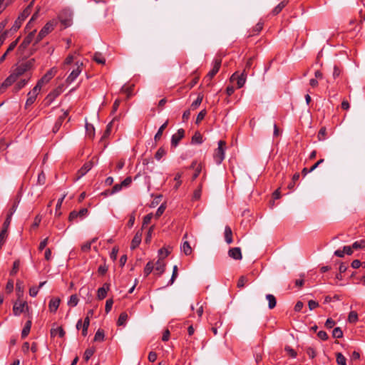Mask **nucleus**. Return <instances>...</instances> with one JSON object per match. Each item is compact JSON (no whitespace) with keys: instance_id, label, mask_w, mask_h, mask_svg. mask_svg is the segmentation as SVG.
<instances>
[{"instance_id":"393cba45","label":"nucleus","mask_w":365,"mask_h":365,"mask_svg":"<svg viewBox=\"0 0 365 365\" xmlns=\"http://www.w3.org/2000/svg\"><path fill=\"white\" fill-rule=\"evenodd\" d=\"M202 135L199 131H196L191 139L192 144H201L202 143Z\"/></svg>"},{"instance_id":"c9c22d12","label":"nucleus","mask_w":365,"mask_h":365,"mask_svg":"<svg viewBox=\"0 0 365 365\" xmlns=\"http://www.w3.org/2000/svg\"><path fill=\"white\" fill-rule=\"evenodd\" d=\"M19 266H20V260L19 259L15 260L13 263L12 269L10 271V275L14 276V275L16 274V273L19 271Z\"/></svg>"},{"instance_id":"6e6d98bb","label":"nucleus","mask_w":365,"mask_h":365,"mask_svg":"<svg viewBox=\"0 0 365 365\" xmlns=\"http://www.w3.org/2000/svg\"><path fill=\"white\" fill-rule=\"evenodd\" d=\"M207 114V111L206 110H202L197 115V118H196V124H198L200 123L205 118V116Z\"/></svg>"},{"instance_id":"4d7b16f0","label":"nucleus","mask_w":365,"mask_h":365,"mask_svg":"<svg viewBox=\"0 0 365 365\" xmlns=\"http://www.w3.org/2000/svg\"><path fill=\"white\" fill-rule=\"evenodd\" d=\"M326 134H327L326 128H324V127L321 128L318 133V135H317L319 140H324L325 137H326Z\"/></svg>"},{"instance_id":"1a4fd4ad","label":"nucleus","mask_w":365,"mask_h":365,"mask_svg":"<svg viewBox=\"0 0 365 365\" xmlns=\"http://www.w3.org/2000/svg\"><path fill=\"white\" fill-rule=\"evenodd\" d=\"M88 213L87 208H82L79 211L73 210L70 212L68 216V220L72 222L79 217L80 219L84 218Z\"/></svg>"},{"instance_id":"6ab92c4d","label":"nucleus","mask_w":365,"mask_h":365,"mask_svg":"<svg viewBox=\"0 0 365 365\" xmlns=\"http://www.w3.org/2000/svg\"><path fill=\"white\" fill-rule=\"evenodd\" d=\"M68 112L64 111L62 115L59 116L58 118L56 120L54 126L53 128V132L56 133L60 129L64 119L68 116Z\"/></svg>"},{"instance_id":"bb28decb","label":"nucleus","mask_w":365,"mask_h":365,"mask_svg":"<svg viewBox=\"0 0 365 365\" xmlns=\"http://www.w3.org/2000/svg\"><path fill=\"white\" fill-rule=\"evenodd\" d=\"M65 334H66L65 331L63 330V329L61 327H58L56 329H51V335L52 336H54L56 334H58L60 337L62 338L65 336Z\"/></svg>"},{"instance_id":"a878e982","label":"nucleus","mask_w":365,"mask_h":365,"mask_svg":"<svg viewBox=\"0 0 365 365\" xmlns=\"http://www.w3.org/2000/svg\"><path fill=\"white\" fill-rule=\"evenodd\" d=\"M31 321L29 320L26 322L24 327L22 329V331H21V337L23 339L26 338L29 335L30 330H31Z\"/></svg>"},{"instance_id":"f3484780","label":"nucleus","mask_w":365,"mask_h":365,"mask_svg":"<svg viewBox=\"0 0 365 365\" xmlns=\"http://www.w3.org/2000/svg\"><path fill=\"white\" fill-rule=\"evenodd\" d=\"M61 303V299L58 297H53L51 299L48 304L49 311L52 313H55Z\"/></svg>"},{"instance_id":"58836bf2","label":"nucleus","mask_w":365,"mask_h":365,"mask_svg":"<svg viewBox=\"0 0 365 365\" xmlns=\"http://www.w3.org/2000/svg\"><path fill=\"white\" fill-rule=\"evenodd\" d=\"M133 87H134L133 85L128 86H123L121 88V91L126 93L127 97L130 98V96H132V94H133Z\"/></svg>"},{"instance_id":"9b49d317","label":"nucleus","mask_w":365,"mask_h":365,"mask_svg":"<svg viewBox=\"0 0 365 365\" xmlns=\"http://www.w3.org/2000/svg\"><path fill=\"white\" fill-rule=\"evenodd\" d=\"M185 136V130L182 128H180L178 130L177 133L173 134L171 138V145L173 147H176L180 140L183 138Z\"/></svg>"},{"instance_id":"69168bd1","label":"nucleus","mask_w":365,"mask_h":365,"mask_svg":"<svg viewBox=\"0 0 365 365\" xmlns=\"http://www.w3.org/2000/svg\"><path fill=\"white\" fill-rule=\"evenodd\" d=\"M152 217H153V214L152 213H150V214H148L146 215L144 217H143V227L145 226V225H148L151 220H152Z\"/></svg>"},{"instance_id":"cd10ccee","label":"nucleus","mask_w":365,"mask_h":365,"mask_svg":"<svg viewBox=\"0 0 365 365\" xmlns=\"http://www.w3.org/2000/svg\"><path fill=\"white\" fill-rule=\"evenodd\" d=\"M181 250L185 253V255H190L192 253V248L187 241L183 242L181 246Z\"/></svg>"},{"instance_id":"2eb2a0df","label":"nucleus","mask_w":365,"mask_h":365,"mask_svg":"<svg viewBox=\"0 0 365 365\" xmlns=\"http://www.w3.org/2000/svg\"><path fill=\"white\" fill-rule=\"evenodd\" d=\"M93 162L88 161L82 166V168L78 171L77 180L85 175L93 167Z\"/></svg>"},{"instance_id":"f257e3e1","label":"nucleus","mask_w":365,"mask_h":365,"mask_svg":"<svg viewBox=\"0 0 365 365\" xmlns=\"http://www.w3.org/2000/svg\"><path fill=\"white\" fill-rule=\"evenodd\" d=\"M34 65V58H31L28 60L26 62L21 63L14 70V71L10 74L13 76L15 81L18 79L19 77L24 75L26 72L31 70Z\"/></svg>"},{"instance_id":"f8f14e48","label":"nucleus","mask_w":365,"mask_h":365,"mask_svg":"<svg viewBox=\"0 0 365 365\" xmlns=\"http://www.w3.org/2000/svg\"><path fill=\"white\" fill-rule=\"evenodd\" d=\"M142 235H143L142 230H138L135 233V235L131 242V245H130L131 250H135V248H137L139 246V245L140 244L141 240H142Z\"/></svg>"},{"instance_id":"a19ab883","label":"nucleus","mask_w":365,"mask_h":365,"mask_svg":"<svg viewBox=\"0 0 365 365\" xmlns=\"http://www.w3.org/2000/svg\"><path fill=\"white\" fill-rule=\"evenodd\" d=\"M14 0H0V14L5 10V9L11 4Z\"/></svg>"},{"instance_id":"473e14b6","label":"nucleus","mask_w":365,"mask_h":365,"mask_svg":"<svg viewBox=\"0 0 365 365\" xmlns=\"http://www.w3.org/2000/svg\"><path fill=\"white\" fill-rule=\"evenodd\" d=\"M29 78L28 79H23L19 81L14 86V90L16 92H18L21 88H23L28 83Z\"/></svg>"},{"instance_id":"6e6552de","label":"nucleus","mask_w":365,"mask_h":365,"mask_svg":"<svg viewBox=\"0 0 365 365\" xmlns=\"http://www.w3.org/2000/svg\"><path fill=\"white\" fill-rule=\"evenodd\" d=\"M247 73H245L244 71H242V73L240 75H239L237 73V72H235L230 77V81H237V88H242L245 85V81H246V78H247Z\"/></svg>"},{"instance_id":"e2e57ef3","label":"nucleus","mask_w":365,"mask_h":365,"mask_svg":"<svg viewBox=\"0 0 365 365\" xmlns=\"http://www.w3.org/2000/svg\"><path fill=\"white\" fill-rule=\"evenodd\" d=\"M351 247L354 250L363 248L364 247V241H356L352 244Z\"/></svg>"},{"instance_id":"864d4df0","label":"nucleus","mask_w":365,"mask_h":365,"mask_svg":"<svg viewBox=\"0 0 365 365\" xmlns=\"http://www.w3.org/2000/svg\"><path fill=\"white\" fill-rule=\"evenodd\" d=\"M254 61V57H250L247 59L245 68L243 70L244 72L248 73V71L251 68Z\"/></svg>"},{"instance_id":"7c9ffc66","label":"nucleus","mask_w":365,"mask_h":365,"mask_svg":"<svg viewBox=\"0 0 365 365\" xmlns=\"http://www.w3.org/2000/svg\"><path fill=\"white\" fill-rule=\"evenodd\" d=\"M154 270V264L152 262H148L144 268V274L148 276Z\"/></svg>"},{"instance_id":"39448f33","label":"nucleus","mask_w":365,"mask_h":365,"mask_svg":"<svg viewBox=\"0 0 365 365\" xmlns=\"http://www.w3.org/2000/svg\"><path fill=\"white\" fill-rule=\"evenodd\" d=\"M29 310V307L25 301H16L14 304L13 313L15 316H19L21 313L27 312Z\"/></svg>"},{"instance_id":"ea45409f","label":"nucleus","mask_w":365,"mask_h":365,"mask_svg":"<svg viewBox=\"0 0 365 365\" xmlns=\"http://www.w3.org/2000/svg\"><path fill=\"white\" fill-rule=\"evenodd\" d=\"M78 303V298L76 294H73L70 297L69 300L68 301V305L70 307H76Z\"/></svg>"},{"instance_id":"338daca9","label":"nucleus","mask_w":365,"mask_h":365,"mask_svg":"<svg viewBox=\"0 0 365 365\" xmlns=\"http://www.w3.org/2000/svg\"><path fill=\"white\" fill-rule=\"evenodd\" d=\"M201 193H202V187H201V185L195 190L194 193H193V199L195 200H197L200 198L201 197Z\"/></svg>"},{"instance_id":"72a5a7b5","label":"nucleus","mask_w":365,"mask_h":365,"mask_svg":"<svg viewBox=\"0 0 365 365\" xmlns=\"http://www.w3.org/2000/svg\"><path fill=\"white\" fill-rule=\"evenodd\" d=\"M90 324V319L88 317L84 319V322L82 327V335L86 336L88 334V329Z\"/></svg>"},{"instance_id":"0eeeda50","label":"nucleus","mask_w":365,"mask_h":365,"mask_svg":"<svg viewBox=\"0 0 365 365\" xmlns=\"http://www.w3.org/2000/svg\"><path fill=\"white\" fill-rule=\"evenodd\" d=\"M83 63L76 61V68L72 71V72L70 73V75L66 78V83H71L73 82L77 77L80 75V73L82 71V67H83Z\"/></svg>"},{"instance_id":"9d476101","label":"nucleus","mask_w":365,"mask_h":365,"mask_svg":"<svg viewBox=\"0 0 365 365\" xmlns=\"http://www.w3.org/2000/svg\"><path fill=\"white\" fill-rule=\"evenodd\" d=\"M57 73V68L55 67L51 68L50 70H48L43 76L38 80L40 83H41L43 86L44 84L48 83L56 74Z\"/></svg>"},{"instance_id":"412c9836","label":"nucleus","mask_w":365,"mask_h":365,"mask_svg":"<svg viewBox=\"0 0 365 365\" xmlns=\"http://www.w3.org/2000/svg\"><path fill=\"white\" fill-rule=\"evenodd\" d=\"M165 264L163 262V260L161 259H159L156 262V263L154 266V270L155 272H158V275H161L165 271Z\"/></svg>"},{"instance_id":"e433bc0d","label":"nucleus","mask_w":365,"mask_h":365,"mask_svg":"<svg viewBox=\"0 0 365 365\" xmlns=\"http://www.w3.org/2000/svg\"><path fill=\"white\" fill-rule=\"evenodd\" d=\"M104 340V331L99 329L95 334L94 341H103Z\"/></svg>"},{"instance_id":"5fc2aeb1","label":"nucleus","mask_w":365,"mask_h":365,"mask_svg":"<svg viewBox=\"0 0 365 365\" xmlns=\"http://www.w3.org/2000/svg\"><path fill=\"white\" fill-rule=\"evenodd\" d=\"M182 173H178L175 176V178H174V180L176 181V184L175 185V189H178V187L181 185L182 184V181L180 180L181 177H182Z\"/></svg>"},{"instance_id":"f03ea898","label":"nucleus","mask_w":365,"mask_h":365,"mask_svg":"<svg viewBox=\"0 0 365 365\" xmlns=\"http://www.w3.org/2000/svg\"><path fill=\"white\" fill-rule=\"evenodd\" d=\"M57 24L58 21L56 19H52L47 22L36 36L35 44L38 43L40 41L43 39V37H45L48 34L51 32L54 29Z\"/></svg>"},{"instance_id":"aec40b11","label":"nucleus","mask_w":365,"mask_h":365,"mask_svg":"<svg viewBox=\"0 0 365 365\" xmlns=\"http://www.w3.org/2000/svg\"><path fill=\"white\" fill-rule=\"evenodd\" d=\"M34 0H32L29 4L26 6V8L20 14L19 16V18L21 19V20L24 21L31 14V8L33 6Z\"/></svg>"},{"instance_id":"c85d7f7f","label":"nucleus","mask_w":365,"mask_h":365,"mask_svg":"<svg viewBox=\"0 0 365 365\" xmlns=\"http://www.w3.org/2000/svg\"><path fill=\"white\" fill-rule=\"evenodd\" d=\"M168 125V121H166L165 123H164L158 129V132L156 133V134L155 135V137H154V139L155 141H158L160 139L162 135H163V130L166 128Z\"/></svg>"},{"instance_id":"bf43d9fd","label":"nucleus","mask_w":365,"mask_h":365,"mask_svg":"<svg viewBox=\"0 0 365 365\" xmlns=\"http://www.w3.org/2000/svg\"><path fill=\"white\" fill-rule=\"evenodd\" d=\"M11 221V215H7L6 218L3 224V228L2 230H5L6 232L7 233V229L10 225Z\"/></svg>"},{"instance_id":"8fccbe9b","label":"nucleus","mask_w":365,"mask_h":365,"mask_svg":"<svg viewBox=\"0 0 365 365\" xmlns=\"http://www.w3.org/2000/svg\"><path fill=\"white\" fill-rule=\"evenodd\" d=\"M74 60V57H73V55L72 54H69L65 59L64 62L63 63V65H62V68L63 69H66V66L67 65H70L71 63H73Z\"/></svg>"},{"instance_id":"680f3d73","label":"nucleus","mask_w":365,"mask_h":365,"mask_svg":"<svg viewBox=\"0 0 365 365\" xmlns=\"http://www.w3.org/2000/svg\"><path fill=\"white\" fill-rule=\"evenodd\" d=\"M86 129L87 133H88L89 136L91 138H93L94 135V128L92 125L86 123Z\"/></svg>"},{"instance_id":"a18cd8bd","label":"nucleus","mask_w":365,"mask_h":365,"mask_svg":"<svg viewBox=\"0 0 365 365\" xmlns=\"http://www.w3.org/2000/svg\"><path fill=\"white\" fill-rule=\"evenodd\" d=\"M165 154V150L163 148L160 147L155 153V158L157 160H160Z\"/></svg>"},{"instance_id":"49530a36","label":"nucleus","mask_w":365,"mask_h":365,"mask_svg":"<svg viewBox=\"0 0 365 365\" xmlns=\"http://www.w3.org/2000/svg\"><path fill=\"white\" fill-rule=\"evenodd\" d=\"M65 197H66V194H64L61 198H59L58 200V202H57V204L56 206V215L58 216H60L61 214V212H58V210L61 208V205H62Z\"/></svg>"},{"instance_id":"4c0bfd02","label":"nucleus","mask_w":365,"mask_h":365,"mask_svg":"<svg viewBox=\"0 0 365 365\" xmlns=\"http://www.w3.org/2000/svg\"><path fill=\"white\" fill-rule=\"evenodd\" d=\"M36 96L34 95V94H31V93H28V98L26 101V108L31 106L36 101Z\"/></svg>"},{"instance_id":"c03bdc74","label":"nucleus","mask_w":365,"mask_h":365,"mask_svg":"<svg viewBox=\"0 0 365 365\" xmlns=\"http://www.w3.org/2000/svg\"><path fill=\"white\" fill-rule=\"evenodd\" d=\"M332 336L336 339H340L343 336V331L340 327H336L332 331Z\"/></svg>"},{"instance_id":"052dcab7","label":"nucleus","mask_w":365,"mask_h":365,"mask_svg":"<svg viewBox=\"0 0 365 365\" xmlns=\"http://www.w3.org/2000/svg\"><path fill=\"white\" fill-rule=\"evenodd\" d=\"M264 23L262 21H259L253 28L254 33H259L263 29Z\"/></svg>"},{"instance_id":"dca6fc26","label":"nucleus","mask_w":365,"mask_h":365,"mask_svg":"<svg viewBox=\"0 0 365 365\" xmlns=\"http://www.w3.org/2000/svg\"><path fill=\"white\" fill-rule=\"evenodd\" d=\"M14 78L13 76L9 75L5 79V81L1 84H0V94L3 93L8 87L11 86L15 82Z\"/></svg>"},{"instance_id":"2f4dec72","label":"nucleus","mask_w":365,"mask_h":365,"mask_svg":"<svg viewBox=\"0 0 365 365\" xmlns=\"http://www.w3.org/2000/svg\"><path fill=\"white\" fill-rule=\"evenodd\" d=\"M128 319V314L126 312H122L118 319L117 324L118 326H123L125 324V322Z\"/></svg>"},{"instance_id":"423d86ee","label":"nucleus","mask_w":365,"mask_h":365,"mask_svg":"<svg viewBox=\"0 0 365 365\" xmlns=\"http://www.w3.org/2000/svg\"><path fill=\"white\" fill-rule=\"evenodd\" d=\"M63 92V86H60L51 91L45 98L43 102L46 106H49L53 101Z\"/></svg>"},{"instance_id":"3c124183","label":"nucleus","mask_w":365,"mask_h":365,"mask_svg":"<svg viewBox=\"0 0 365 365\" xmlns=\"http://www.w3.org/2000/svg\"><path fill=\"white\" fill-rule=\"evenodd\" d=\"M42 86H43V85L41 83H40V82L38 81L36 85L34 86V88L32 89V91H29V93L37 96L39 91H41Z\"/></svg>"},{"instance_id":"a211bd4d","label":"nucleus","mask_w":365,"mask_h":365,"mask_svg":"<svg viewBox=\"0 0 365 365\" xmlns=\"http://www.w3.org/2000/svg\"><path fill=\"white\" fill-rule=\"evenodd\" d=\"M228 255L234 259H241L242 257L241 249L240 247H233L230 249L228 251Z\"/></svg>"},{"instance_id":"09e8293b","label":"nucleus","mask_w":365,"mask_h":365,"mask_svg":"<svg viewBox=\"0 0 365 365\" xmlns=\"http://www.w3.org/2000/svg\"><path fill=\"white\" fill-rule=\"evenodd\" d=\"M248 282V279L247 278V277L245 276H241L238 281H237V287L238 288H242L245 287V284Z\"/></svg>"},{"instance_id":"603ef678","label":"nucleus","mask_w":365,"mask_h":365,"mask_svg":"<svg viewBox=\"0 0 365 365\" xmlns=\"http://www.w3.org/2000/svg\"><path fill=\"white\" fill-rule=\"evenodd\" d=\"M299 173H296L292 177V182L287 186L289 190H292L294 188V184L299 180Z\"/></svg>"},{"instance_id":"4be33fe9","label":"nucleus","mask_w":365,"mask_h":365,"mask_svg":"<svg viewBox=\"0 0 365 365\" xmlns=\"http://www.w3.org/2000/svg\"><path fill=\"white\" fill-rule=\"evenodd\" d=\"M225 240L228 245L232 243L233 242L232 231L230 227L229 226H226L225 228Z\"/></svg>"},{"instance_id":"37998d69","label":"nucleus","mask_w":365,"mask_h":365,"mask_svg":"<svg viewBox=\"0 0 365 365\" xmlns=\"http://www.w3.org/2000/svg\"><path fill=\"white\" fill-rule=\"evenodd\" d=\"M336 362L339 365H346V359L341 353L336 354Z\"/></svg>"},{"instance_id":"79ce46f5","label":"nucleus","mask_w":365,"mask_h":365,"mask_svg":"<svg viewBox=\"0 0 365 365\" xmlns=\"http://www.w3.org/2000/svg\"><path fill=\"white\" fill-rule=\"evenodd\" d=\"M203 99V96L202 95H198L197 99L192 102L191 104V109L195 110L202 103Z\"/></svg>"},{"instance_id":"c756f323","label":"nucleus","mask_w":365,"mask_h":365,"mask_svg":"<svg viewBox=\"0 0 365 365\" xmlns=\"http://www.w3.org/2000/svg\"><path fill=\"white\" fill-rule=\"evenodd\" d=\"M93 59L98 64H104L106 63L105 58L98 52L94 53Z\"/></svg>"},{"instance_id":"de8ad7c7","label":"nucleus","mask_w":365,"mask_h":365,"mask_svg":"<svg viewBox=\"0 0 365 365\" xmlns=\"http://www.w3.org/2000/svg\"><path fill=\"white\" fill-rule=\"evenodd\" d=\"M95 350L93 349H87L83 355V359L86 361H88L90 358L93 355Z\"/></svg>"},{"instance_id":"5701e85b","label":"nucleus","mask_w":365,"mask_h":365,"mask_svg":"<svg viewBox=\"0 0 365 365\" xmlns=\"http://www.w3.org/2000/svg\"><path fill=\"white\" fill-rule=\"evenodd\" d=\"M288 1H281L277 6H276L272 11V14L275 16L279 14L282 10L287 6Z\"/></svg>"},{"instance_id":"f704fd0d","label":"nucleus","mask_w":365,"mask_h":365,"mask_svg":"<svg viewBox=\"0 0 365 365\" xmlns=\"http://www.w3.org/2000/svg\"><path fill=\"white\" fill-rule=\"evenodd\" d=\"M358 321V314L356 312L351 311L348 316V322L351 324H355Z\"/></svg>"},{"instance_id":"20e7f679","label":"nucleus","mask_w":365,"mask_h":365,"mask_svg":"<svg viewBox=\"0 0 365 365\" xmlns=\"http://www.w3.org/2000/svg\"><path fill=\"white\" fill-rule=\"evenodd\" d=\"M226 143L224 140H220L218 142V147L215 150L214 154V158L217 163L220 164L222 163L225 158V148Z\"/></svg>"},{"instance_id":"b1692460","label":"nucleus","mask_w":365,"mask_h":365,"mask_svg":"<svg viewBox=\"0 0 365 365\" xmlns=\"http://www.w3.org/2000/svg\"><path fill=\"white\" fill-rule=\"evenodd\" d=\"M266 299L268 301V307L270 309H274L277 304V299L273 294H268L266 295Z\"/></svg>"},{"instance_id":"0e129e2a","label":"nucleus","mask_w":365,"mask_h":365,"mask_svg":"<svg viewBox=\"0 0 365 365\" xmlns=\"http://www.w3.org/2000/svg\"><path fill=\"white\" fill-rule=\"evenodd\" d=\"M113 304V300L112 299H109L106 301L105 311L107 314L111 310Z\"/></svg>"},{"instance_id":"4468645a","label":"nucleus","mask_w":365,"mask_h":365,"mask_svg":"<svg viewBox=\"0 0 365 365\" xmlns=\"http://www.w3.org/2000/svg\"><path fill=\"white\" fill-rule=\"evenodd\" d=\"M110 289V284L104 283L102 287L98 288L97 291V297L99 300L106 298L108 291Z\"/></svg>"},{"instance_id":"774afa93","label":"nucleus","mask_w":365,"mask_h":365,"mask_svg":"<svg viewBox=\"0 0 365 365\" xmlns=\"http://www.w3.org/2000/svg\"><path fill=\"white\" fill-rule=\"evenodd\" d=\"M284 350L291 357L295 358L297 356V352L290 346H286Z\"/></svg>"},{"instance_id":"ddd939ff","label":"nucleus","mask_w":365,"mask_h":365,"mask_svg":"<svg viewBox=\"0 0 365 365\" xmlns=\"http://www.w3.org/2000/svg\"><path fill=\"white\" fill-rule=\"evenodd\" d=\"M35 37V32H30L24 39L22 43L20 44L19 48L21 50L25 49L27 46L33 41Z\"/></svg>"},{"instance_id":"7ed1b4c3","label":"nucleus","mask_w":365,"mask_h":365,"mask_svg":"<svg viewBox=\"0 0 365 365\" xmlns=\"http://www.w3.org/2000/svg\"><path fill=\"white\" fill-rule=\"evenodd\" d=\"M222 63V59L220 58H215L213 61V67L212 70L207 73V75L205 77L204 81L207 83V85H210L211 81L212 78L219 71Z\"/></svg>"},{"instance_id":"13d9d810","label":"nucleus","mask_w":365,"mask_h":365,"mask_svg":"<svg viewBox=\"0 0 365 365\" xmlns=\"http://www.w3.org/2000/svg\"><path fill=\"white\" fill-rule=\"evenodd\" d=\"M23 21V20H21V19L18 17V19L14 21L11 30L14 31H16L21 27Z\"/></svg>"}]
</instances>
